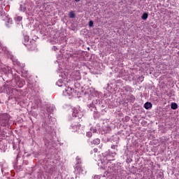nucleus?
<instances>
[{
  "mask_svg": "<svg viewBox=\"0 0 179 179\" xmlns=\"http://www.w3.org/2000/svg\"><path fill=\"white\" fill-rule=\"evenodd\" d=\"M72 115L73 117H75L76 119L74 123L71 124V128L74 132H76V131H78V129L80 128V124H79L78 120L83 117V114L82 113V112L78 110V109H74L73 110Z\"/></svg>",
  "mask_w": 179,
  "mask_h": 179,
  "instance_id": "nucleus-1",
  "label": "nucleus"
},
{
  "mask_svg": "<svg viewBox=\"0 0 179 179\" xmlns=\"http://www.w3.org/2000/svg\"><path fill=\"white\" fill-rule=\"evenodd\" d=\"M0 16L1 17V20H4L6 22V27H10L13 24L12 20L9 17V15H7L5 11H1L0 12Z\"/></svg>",
  "mask_w": 179,
  "mask_h": 179,
  "instance_id": "nucleus-2",
  "label": "nucleus"
},
{
  "mask_svg": "<svg viewBox=\"0 0 179 179\" xmlns=\"http://www.w3.org/2000/svg\"><path fill=\"white\" fill-rule=\"evenodd\" d=\"M32 43H31V41L29 42V36H24V44L26 47L29 48V50H33V48H34V47H36L35 41H32Z\"/></svg>",
  "mask_w": 179,
  "mask_h": 179,
  "instance_id": "nucleus-3",
  "label": "nucleus"
},
{
  "mask_svg": "<svg viewBox=\"0 0 179 179\" xmlns=\"http://www.w3.org/2000/svg\"><path fill=\"white\" fill-rule=\"evenodd\" d=\"M75 170L77 173V174H83V176H85L87 173V171L85 169V167L82 166H76Z\"/></svg>",
  "mask_w": 179,
  "mask_h": 179,
  "instance_id": "nucleus-4",
  "label": "nucleus"
},
{
  "mask_svg": "<svg viewBox=\"0 0 179 179\" xmlns=\"http://www.w3.org/2000/svg\"><path fill=\"white\" fill-rule=\"evenodd\" d=\"M64 90L63 91L64 96H72V93H73V90L71 87H64Z\"/></svg>",
  "mask_w": 179,
  "mask_h": 179,
  "instance_id": "nucleus-5",
  "label": "nucleus"
},
{
  "mask_svg": "<svg viewBox=\"0 0 179 179\" xmlns=\"http://www.w3.org/2000/svg\"><path fill=\"white\" fill-rule=\"evenodd\" d=\"M123 90H124V92H126L127 93H132V92H134V90H132V87H131L129 85L124 86L123 87Z\"/></svg>",
  "mask_w": 179,
  "mask_h": 179,
  "instance_id": "nucleus-6",
  "label": "nucleus"
},
{
  "mask_svg": "<svg viewBox=\"0 0 179 179\" xmlns=\"http://www.w3.org/2000/svg\"><path fill=\"white\" fill-rule=\"evenodd\" d=\"M57 86L59 87H65V83H64V80L62 79H59L58 82L57 83Z\"/></svg>",
  "mask_w": 179,
  "mask_h": 179,
  "instance_id": "nucleus-7",
  "label": "nucleus"
},
{
  "mask_svg": "<svg viewBox=\"0 0 179 179\" xmlns=\"http://www.w3.org/2000/svg\"><path fill=\"white\" fill-rule=\"evenodd\" d=\"M90 111H93L94 113H96L97 111V109H96L94 104L90 103L88 105Z\"/></svg>",
  "mask_w": 179,
  "mask_h": 179,
  "instance_id": "nucleus-8",
  "label": "nucleus"
},
{
  "mask_svg": "<svg viewBox=\"0 0 179 179\" xmlns=\"http://www.w3.org/2000/svg\"><path fill=\"white\" fill-rule=\"evenodd\" d=\"M128 100L129 103H134L135 102V96H134L132 94H130L128 95Z\"/></svg>",
  "mask_w": 179,
  "mask_h": 179,
  "instance_id": "nucleus-9",
  "label": "nucleus"
},
{
  "mask_svg": "<svg viewBox=\"0 0 179 179\" xmlns=\"http://www.w3.org/2000/svg\"><path fill=\"white\" fill-rule=\"evenodd\" d=\"M26 4L25 3H22L20 5V12H26Z\"/></svg>",
  "mask_w": 179,
  "mask_h": 179,
  "instance_id": "nucleus-10",
  "label": "nucleus"
},
{
  "mask_svg": "<svg viewBox=\"0 0 179 179\" xmlns=\"http://www.w3.org/2000/svg\"><path fill=\"white\" fill-rule=\"evenodd\" d=\"M152 103L150 102H146L144 104V108H145V110H149V108H152Z\"/></svg>",
  "mask_w": 179,
  "mask_h": 179,
  "instance_id": "nucleus-11",
  "label": "nucleus"
},
{
  "mask_svg": "<svg viewBox=\"0 0 179 179\" xmlns=\"http://www.w3.org/2000/svg\"><path fill=\"white\" fill-rule=\"evenodd\" d=\"M100 144V139L95 138L92 141H91V145H99Z\"/></svg>",
  "mask_w": 179,
  "mask_h": 179,
  "instance_id": "nucleus-12",
  "label": "nucleus"
},
{
  "mask_svg": "<svg viewBox=\"0 0 179 179\" xmlns=\"http://www.w3.org/2000/svg\"><path fill=\"white\" fill-rule=\"evenodd\" d=\"M118 146L117 145H111V149L113 150V151L112 152V155H117V148Z\"/></svg>",
  "mask_w": 179,
  "mask_h": 179,
  "instance_id": "nucleus-13",
  "label": "nucleus"
},
{
  "mask_svg": "<svg viewBox=\"0 0 179 179\" xmlns=\"http://www.w3.org/2000/svg\"><path fill=\"white\" fill-rule=\"evenodd\" d=\"M3 0H0V12H3V8H5V1L2 2Z\"/></svg>",
  "mask_w": 179,
  "mask_h": 179,
  "instance_id": "nucleus-14",
  "label": "nucleus"
},
{
  "mask_svg": "<svg viewBox=\"0 0 179 179\" xmlns=\"http://www.w3.org/2000/svg\"><path fill=\"white\" fill-rule=\"evenodd\" d=\"M171 108L172 110H177V108H178V105L176 103H171Z\"/></svg>",
  "mask_w": 179,
  "mask_h": 179,
  "instance_id": "nucleus-15",
  "label": "nucleus"
},
{
  "mask_svg": "<svg viewBox=\"0 0 179 179\" xmlns=\"http://www.w3.org/2000/svg\"><path fill=\"white\" fill-rule=\"evenodd\" d=\"M76 159V166H82V165H80V163H82L81 158L80 157H77Z\"/></svg>",
  "mask_w": 179,
  "mask_h": 179,
  "instance_id": "nucleus-16",
  "label": "nucleus"
},
{
  "mask_svg": "<svg viewBox=\"0 0 179 179\" xmlns=\"http://www.w3.org/2000/svg\"><path fill=\"white\" fill-rule=\"evenodd\" d=\"M0 166L1 167V171L3 172L5 169H6V163L2 162H0Z\"/></svg>",
  "mask_w": 179,
  "mask_h": 179,
  "instance_id": "nucleus-17",
  "label": "nucleus"
},
{
  "mask_svg": "<svg viewBox=\"0 0 179 179\" xmlns=\"http://www.w3.org/2000/svg\"><path fill=\"white\" fill-rule=\"evenodd\" d=\"M76 15H75V13H73V11L71 10L69 13V17H70V19H73L75 18Z\"/></svg>",
  "mask_w": 179,
  "mask_h": 179,
  "instance_id": "nucleus-18",
  "label": "nucleus"
},
{
  "mask_svg": "<svg viewBox=\"0 0 179 179\" xmlns=\"http://www.w3.org/2000/svg\"><path fill=\"white\" fill-rule=\"evenodd\" d=\"M54 110H55V108H54L53 106H49L48 108H47L48 113H50V114L51 113L54 112Z\"/></svg>",
  "mask_w": 179,
  "mask_h": 179,
  "instance_id": "nucleus-19",
  "label": "nucleus"
},
{
  "mask_svg": "<svg viewBox=\"0 0 179 179\" xmlns=\"http://www.w3.org/2000/svg\"><path fill=\"white\" fill-rule=\"evenodd\" d=\"M148 15L147 13H144L142 16H141V19L143 20H146V19H148Z\"/></svg>",
  "mask_w": 179,
  "mask_h": 179,
  "instance_id": "nucleus-20",
  "label": "nucleus"
},
{
  "mask_svg": "<svg viewBox=\"0 0 179 179\" xmlns=\"http://www.w3.org/2000/svg\"><path fill=\"white\" fill-rule=\"evenodd\" d=\"M99 117H100V115L99 114V112H97L96 110H95V112H94V118H99Z\"/></svg>",
  "mask_w": 179,
  "mask_h": 179,
  "instance_id": "nucleus-21",
  "label": "nucleus"
},
{
  "mask_svg": "<svg viewBox=\"0 0 179 179\" xmlns=\"http://www.w3.org/2000/svg\"><path fill=\"white\" fill-rule=\"evenodd\" d=\"M90 132H92V134H96V132H97V129H96L95 127H91Z\"/></svg>",
  "mask_w": 179,
  "mask_h": 179,
  "instance_id": "nucleus-22",
  "label": "nucleus"
},
{
  "mask_svg": "<svg viewBox=\"0 0 179 179\" xmlns=\"http://www.w3.org/2000/svg\"><path fill=\"white\" fill-rule=\"evenodd\" d=\"M54 168H50L49 170H48V173L50 176H52V174H54Z\"/></svg>",
  "mask_w": 179,
  "mask_h": 179,
  "instance_id": "nucleus-23",
  "label": "nucleus"
},
{
  "mask_svg": "<svg viewBox=\"0 0 179 179\" xmlns=\"http://www.w3.org/2000/svg\"><path fill=\"white\" fill-rule=\"evenodd\" d=\"M92 131H87L86 134V136H87V138H92Z\"/></svg>",
  "mask_w": 179,
  "mask_h": 179,
  "instance_id": "nucleus-24",
  "label": "nucleus"
},
{
  "mask_svg": "<svg viewBox=\"0 0 179 179\" xmlns=\"http://www.w3.org/2000/svg\"><path fill=\"white\" fill-rule=\"evenodd\" d=\"M88 24L90 27H93V24H94L93 20H90Z\"/></svg>",
  "mask_w": 179,
  "mask_h": 179,
  "instance_id": "nucleus-25",
  "label": "nucleus"
},
{
  "mask_svg": "<svg viewBox=\"0 0 179 179\" xmlns=\"http://www.w3.org/2000/svg\"><path fill=\"white\" fill-rule=\"evenodd\" d=\"M101 178V176H99V175H96L94 177V179H100Z\"/></svg>",
  "mask_w": 179,
  "mask_h": 179,
  "instance_id": "nucleus-26",
  "label": "nucleus"
},
{
  "mask_svg": "<svg viewBox=\"0 0 179 179\" xmlns=\"http://www.w3.org/2000/svg\"><path fill=\"white\" fill-rule=\"evenodd\" d=\"M22 17H17V20L18 22H20L22 20Z\"/></svg>",
  "mask_w": 179,
  "mask_h": 179,
  "instance_id": "nucleus-27",
  "label": "nucleus"
},
{
  "mask_svg": "<svg viewBox=\"0 0 179 179\" xmlns=\"http://www.w3.org/2000/svg\"><path fill=\"white\" fill-rule=\"evenodd\" d=\"M15 64L17 65V66H20V62H15Z\"/></svg>",
  "mask_w": 179,
  "mask_h": 179,
  "instance_id": "nucleus-28",
  "label": "nucleus"
},
{
  "mask_svg": "<svg viewBox=\"0 0 179 179\" xmlns=\"http://www.w3.org/2000/svg\"><path fill=\"white\" fill-rule=\"evenodd\" d=\"M138 79H139V80H141V82H143V76H140V77L138 78Z\"/></svg>",
  "mask_w": 179,
  "mask_h": 179,
  "instance_id": "nucleus-29",
  "label": "nucleus"
},
{
  "mask_svg": "<svg viewBox=\"0 0 179 179\" xmlns=\"http://www.w3.org/2000/svg\"><path fill=\"white\" fill-rule=\"evenodd\" d=\"M52 50H54V51H57V50H58V48H57L56 46H53Z\"/></svg>",
  "mask_w": 179,
  "mask_h": 179,
  "instance_id": "nucleus-30",
  "label": "nucleus"
},
{
  "mask_svg": "<svg viewBox=\"0 0 179 179\" xmlns=\"http://www.w3.org/2000/svg\"><path fill=\"white\" fill-rule=\"evenodd\" d=\"M76 1V2H80V0H75Z\"/></svg>",
  "mask_w": 179,
  "mask_h": 179,
  "instance_id": "nucleus-31",
  "label": "nucleus"
},
{
  "mask_svg": "<svg viewBox=\"0 0 179 179\" xmlns=\"http://www.w3.org/2000/svg\"><path fill=\"white\" fill-rule=\"evenodd\" d=\"M13 149H15V146H13Z\"/></svg>",
  "mask_w": 179,
  "mask_h": 179,
  "instance_id": "nucleus-32",
  "label": "nucleus"
},
{
  "mask_svg": "<svg viewBox=\"0 0 179 179\" xmlns=\"http://www.w3.org/2000/svg\"><path fill=\"white\" fill-rule=\"evenodd\" d=\"M71 179H73V178H71Z\"/></svg>",
  "mask_w": 179,
  "mask_h": 179,
  "instance_id": "nucleus-33",
  "label": "nucleus"
},
{
  "mask_svg": "<svg viewBox=\"0 0 179 179\" xmlns=\"http://www.w3.org/2000/svg\"><path fill=\"white\" fill-rule=\"evenodd\" d=\"M0 64H1V60H0Z\"/></svg>",
  "mask_w": 179,
  "mask_h": 179,
  "instance_id": "nucleus-34",
  "label": "nucleus"
}]
</instances>
